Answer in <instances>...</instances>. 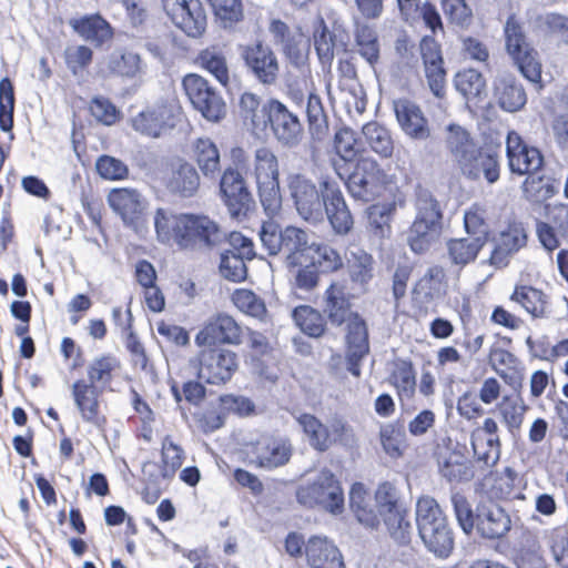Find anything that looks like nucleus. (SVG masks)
<instances>
[{
  "label": "nucleus",
  "mask_w": 568,
  "mask_h": 568,
  "mask_svg": "<svg viewBox=\"0 0 568 568\" xmlns=\"http://www.w3.org/2000/svg\"><path fill=\"white\" fill-rule=\"evenodd\" d=\"M154 225L162 243L173 240L183 250H212L226 236L214 220L200 214H170L159 209L154 216Z\"/></svg>",
  "instance_id": "1"
},
{
  "label": "nucleus",
  "mask_w": 568,
  "mask_h": 568,
  "mask_svg": "<svg viewBox=\"0 0 568 568\" xmlns=\"http://www.w3.org/2000/svg\"><path fill=\"white\" fill-rule=\"evenodd\" d=\"M445 145L452 161L466 179L485 180L488 184H494L499 180L498 154L478 145L463 126L449 124L446 128Z\"/></svg>",
  "instance_id": "2"
},
{
  "label": "nucleus",
  "mask_w": 568,
  "mask_h": 568,
  "mask_svg": "<svg viewBox=\"0 0 568 568\" xmlns=\"http://www.w3.org/2000/svg\"><path fill=\"white\" fill-rule=\"evenodd\" d=\"M416 525L425 547L439 558L454 549V532L435 498L422 496L416 503Z\"/></svg>",
  "instance_id": "3"
},
{
  "label": "nucleus",
  "mask_w": 568,
  "mask_h": 568,
  "mask_svg": "<svg viewBox=\"0 0 568 568\" xmlns=\"http://www.w3.org/2000/svg\"><path fill=\"white\" fill-rule=\"evenodd\" d=\"M415 217L407 232V244L414 253L426 252L442 230L443 211L434 194L418 185L415 190Z\"/></svg>",
  "instance_id": "4"
},
{
  "label": "nucleus",
  "mask_w": 568,
  "mask_h": 568,
  "mask_svg": "<svg viewBox=\"0 0 568 568\" xmlns=\"http://www.w3.org/2000/svg\"><path fill=\"white\" fill-rule=\"evenodd\" d=\"M296 500L306 508L318 506L332 515L344 510V491L341 481L327 468L322 469L316 477L296 489Z\"/></svg>",
  "instance_id": "5"
},
{
  "label": "nucleus",
  "mask_w": 568,
  "mask_h": 568,
  "mask_svg": "<svg viewBox=\"0 0 568 568\" xmlns=\"http://www.w3.org/2000/svg\"><path fill=\"white\" fill-rule=\"evenodd\" d=\"M505 49L520 73L532 83L541 81V63L538 52L529 43L523 23L510 14L504 26Z\"/></svg>",
  "instance_id": "6"
},
{
  "label": "nucleus",
  "mask_w": 568,
  "mask_h": 568,
  "mask_svg": "<svg viewBox=\"0 0 568 568\" xmlns=\"http://www.w3.org/2000/svg\"><path fill=\"white\" fill-rule=\"evenodd\" d=\"M375 505L392 539L399 545L410 541L412 525L408 509L399 500L397 488L389 481L378 485L375 491Z\"/></svg>",
  "instance_id": "7"
},
{
  "label": "nucleus",
  "mask_w": 568,
  "mask_h": 568,
  "mask_svg": "<svg viewBox=\"0 0 568 568\" xmlns=\"http://www.w3.org/2000/svg\"><path fill=\"white\" fill-rule=\"evenodd\" d=\"M237 368L236 354L230 349L211 347L201 352L196 382H186L182 390H206L205 384L222 385Z\"/></svg>",
  "instance_id": "8"
},
{
  "label": "nucleus",
  "mask_w": 568,
  "mask_h": 568,
  "mask_svg": "<svg viewBox=\"0 0 568 568\" xmlns=\"http://www.w3.org/2000/svg\"><path fill=\"white\" fill-rule=\"evenodd\" d=\"M323 193V219L326 216L336 234L345 235L353 229V215L346 204L339 182L328 175L320 179Z\"/></svg>",
  "instance_id": "9"
},
{
  "label": "nucleus",
  "mask_w": 568,
  "mask_h": 568,
  "mask_svg": "<svg viewBox=\"0 0 568 568\" xmlns=\"http://www.w3.org/2000/svg\"><path fill=\"white\" fill-rule=\"evenodd\" d=\"M290 195L298 215L311 223L323 221V193L321 186L303 174H291L287 178Z\"/></svg>",
  "instance_id": "10"
},
{
  "label": "nucleus",
  "mask_w": 568,
  "mask_h": 568,
  "mask_svg": "<svg viewBox=\"0 0 568 568\" xmlns=\"http://www.w3.org/2000/svg\"><path fill=\"white\" fill-rule=\"evenodd\" d=\"M183 88L194 109L207 121L216 122L224 116L225 103L207 80L197 74H187L183 79Z\"/></svg>",
  "instance_id": "11"
},
{
  "label": "nucleus",
  "mask_w": 568,
  "mask_h": 568,
  "mask_svg": "<svg viewBox=\"0 0 568 568\" xmlns=\"http://www.w3.org/2000/svg\"><path fill=\"white\" fill-rule=\"evenodd\" d=\"M384 172L372 158L359 159L345 182L349 194L364 202L375 199L381 190Z\"/></svg>",
  "instance_id": "12"
},
{
  "label": "nucleus",
  "mask_w": 568,
  "mask_h": 568,
  "mask_svg": "<svg viewBox=\"0 0 568 568\" xmlns=\"http://www.w3.org/2000/svg\"><path fill=\"white\" fill-rule=\"evenodd\" d=\"M220 191L232 217L240 220L247 215L254 201L237 169L227 166L223 171L220 179Z\"/></svg>",
  "instance_id": "13"
},
{
  "label": "nucleus",
  "mask_w": 568,
  "mask_h": 568,
  "mask_svg": "<svg viewBox=\"0 0 568 568\" xmlns=\"http://www.w3.org/2000/svg\"><path fill=\"white\" fill-rule=\"evenodd\" d=\"M506 158L510 172L517 175H532L544 165L540 150L526 143L516 131H509L507 134Z\"/></svg>",
  "instance_id": "14"
},
{
  "label": "nucleus",
  "mask_w": 568,
  "mask_h": 568,
  "mask_svg": "<svg viewBox=\"0 0 568 568\" xmlns=\"http://www.w3.org/2000/svg\"><path fill=\"white\" fill-rule=\"evenodd\" d=\"M545 212L548 221H536V235L541 246L552 252L561 242L568 244V204H547Z\"/></svg>",
  "instance_id": "15"
},
{
  "label": "nucleus",
  "mask_w": 568,
  "mask_h": 568,
  "mask_svg": "<svg viewBox=\"0 0 568 568\" xmlns=\"http://www.w3.org/2000/svg\"><path fill=\"white\" fill-rule=\"evenodd\" d=\"M178 115L174 104L161 102L139 112L131 119V124L138 133L155 139L175 126Z\"/></svg>",
  "instance_id": "16"
},
{
  "label": "nucleus",
  "mask_w": 568,
  "mask_h": 568,
  "mask_svg": "<svg viewBox=\"0 0 568 568\" xmlns=\"http://www.w3.org/2000/svg\"><path fill=\"white\" fill-rule=\"evenodd\" d=\"M476 518L475 531L483 539H500L511 529L510 515L493 500H481L477 504Z\"/></svg>",
  "instance_id": "17"
},
{
  "label": "nucleus",
  "mask_w": 568,
  "mask_h": 568,
  "mask_svg": "<svg viewBox=\"0 0 568 568\" xmlns=\"http://www.w3.org/2000/svg\"><path fill=\"white\" fill-rule=\"evenodd\" d=\"M270 32L273 36L275 45H278L282 53L294 67H301L305 63L308 51L310 41L298 30H291L282 20H272Z\"/></svg>",
  "instance_id": "18"
},
{
  "label": "nucleus",
  "mask_w": 568,
  "mask_h": 568,
  "mask_svg": "<svg viewBox=\"0 0 568 568\" xmlns=\"http://www.w3.org/2000/svg\"><path fill=\"white\" fill-rule=\"evenodd\" d=\"M271 122L268 130L283 146L292 148L300 143L303 126L298 116L277 99H272Z\"/></svg>",
  "instance_id": "19"
},
{
  "label": "nucleus",
  "mask_w": 568,
  "mask_h": 568,
  "mask_svg": "<svg viewBox=\"0 0 568 568\" xmlns=\"http://www.w3.org/2000/svg\"><path fill=\"white\" fill-rule=\"evenodd\" d=\"M246 67L255 79L264 84L272 85L278 77V61L273 50L261 41L247 45L243 51Z\"/></svg>",
  "instance_id": "20"
},
{
  "label": "nucleus",
  "mask_w": 568,
  "mask_h": 568,
  "mask_svg": "<svg viewBox=\"0 0 568 568\" xmlns=\"http://www.w3.org/2000/svg\"><path fill=\"white\" fill-rule=\"evenodd\" d=\"M437 462L439 474L449 483H468L478 476L476 466L466 456V447L458 443L440 452Z\"/></svg>",
  "instance_id": "21"
},
{
  "label": "nucleus",
  "mask_w": 568,
  "mask_h": 568,
  "mask_svg": "<svg viewBox=\"0 0 568 568\" xmlns=\"http://www.w3.org/2000/svg\"><path fill=\"white\" fill-rule=\"evenodd\" d=\"M241 326L227 315L220 314L212 318L195 336L199 346H212L215 344H240Z\"/></svg>",
  "instance_id": "22"
},
{
  "label": "nucleus",
  "mask_w": 568,
  "mask_h": 568,
  "mask_svg": "<svg viewBox=\"0 0 568 568\" xmlns=\"http://www.w3.org/2000/svg\"><path fill=\"white\" fill-rule=\"evenodd\" d=\"M345 323H347V369L349 373L357 377L361 374V362L369 351L367 326L365 321L359 315L353 316Z\"/></svg>",
  "instance_id": "23"
},
{
  "label": "nucleus",
  "mask_w": 568,
  "mask_h": 568,
  "mask_svg": "<svg viewBox=\"0 0 568 568\" xmlns=\"http://www.w3.org/2000/svg\"><path fill=\"white\" fill-rule=\"evenodd\" d=\"M240 115L245 126L256 136L265 134L271 122L272 99L264 102L251 92H245L240 98Z\"/></svg>",
  "instance_id": "24"
},
{
  "label": "nucleus",
  "mask_w": 568,
  "mask_h": 568,
  "mask_svg": "<svg viewBox=\"0 0 568 568\" xmlns=\"http://www.w3.org/2000/svg\"><path fill=\"white\" fill-rule=\"evenodd\" d=\"M394 112L400 129L414 140H426L430 135L428 121L422 109L413 101L399 99L394 101Z\"/></svg>",
  "instance_id": "25"
},
{
  "label": "nucleus",
  "mask_w": 568,
  "mask_h": 568,
  "mask_svg": "<svg viewBox=\"0 0 568 568\" xmlns=\"http://www.w3.org/2000/svg\"><path fill=\"white\" fill-rule=\"evenodd\" d=\"M527 244V232L520 222L509 223L495 239V246L490 254V264L505 266L509 256L517 253Z\"/></svg>",
  "instance_id": "26"
},
{
  "label": "nucleus",
  "mask_w": 568,
  "mask_h": 568,
  "mask_svg": "<svg viewBox=\"0 0 568 568\" xmlns=\"http://www.w3.org/2000/svg\"><path fill=\"white\" fill-rule=\"evenodd\" d=\"M494 93L498 105L507 112L521 110L527 102V94L518 79L508 72L499 73L494 81Z\"/></svg>",
  "instance_id": "27"
},
{
  "label": "nucleus",
  "mask_w": 568,
  "mask_h": 568,
  "mask_svg": "<svg viewBox=\"0 0 568 568\" xmlns=\"http://www.w3.org/2000/svg\"><path fill=\"white\" fill-rule=\"evenodd\" d=\"M324 314L332 325L341 326L357 313L352 311L351 295L344 284L332 283L324 295Z\"/></svg>",
  "instance_id": "28"
},
{
  "label": "nucleus",
  "mask_w": 568,
  "mask_h": 568,
  "mask_svg": "<svg viewBox=\"0 0 568 568\" xmlns=\"http://www.w3.org/2000/svg\"><path fill=\"white\" fill-rule=\"evenodd\" d=\"M108 203L128 225H135L144 210L141 195L132 189L112 190L108 195Z\"/></svg>",
  "instance_id": "29"
},
{
  "label": "nucleus",
  "mask_w": 568,
  "mask_h": 568,
  "mask_svg": "<svg viewBox=\"0 0 568 568\" xmlns=\"http://www.w3.org/2000/svg\"><path fill=\"white\" fill-rule=\"evenodd\" d=\"M305 551L311 568H345L339 549L326 538L311 537Z\"/></svg>",
  "instance_id": "30"
},
{
  "label": "nucleus",
  "mask_w": 568,
  "mask_h": 568,
  "mask_svg": "<svg viewBox=\"0 0 568 568\" xmlns=\"http://www.w3.org/2000/svg\"><path fill=\"white\" fill-rule=\"evenodd\" d=\"M312 243L308 234L298 227L286 226L283 229L281 253L285 255L288 266H297L308 261Z\"/></svg>",
  "instance_id": "31"
},
{
  "label": "nucleus",
  "mask_w": 568,
  "mask_h": 568,
  "mask_svg": "<svg viewBox=\"0 0 568 568\" xmlns=\"http://www.w3.org/2000/svg\"><path fill=\"white\" fill-rule=\"evenodd\" d=\"M292 456V445L285 438H271L258 445L255 453V464L265 470L286 465Z\"/></svg>",
  "instance_id": "32"
},
{
  "label": "nucleus",
  "mask_w": 568,
  "mask_h": 568,
  "mask_svg": "<svg viewBox=\"0 0 568 568\" xmlns=\"http://www.w3.org/2000/svg\"><path fill=\"white\" fill-rule=\"evenodd\" d=\"M349 507L357 521L366 528L376 529L381 524V515L369 494L362 483H354L349 490Z\"/></svg>",
  "instance_id": "33"
},
{
  "label": "nucleus",
  "mask_w": 568,
  "mask_h": 568,
  "mask_svg": "<svg viewBox=\"0 0 568 568\" xmlns=\"http://www.w3.org/2000/svg\"><path fill=\"white\" fill-rule=\"evenodd\" d=\"M69 24L81 38L97 47H100L113 36L110 23L100 14L71 19Z\"/></svg>",
  "instance_id": "34"
},
{
  "label": "nucleus",
  "mask_w": 568,
  "mask_h": 568,
  "mask_svg": "<svg viewBox=\"0 0 568 568\" xmlns=\"http://www.w3.org/2000/svg\"><path fill=\"white\" fill-rule=\"evenodd\" d=\"M354 41L358 54L374 67L379 61V40L374 26L358 19L354 22Z\"/></svg>",
  "instance_id": "35"
},
{
  "label": "nucleus",
  "mask_w": 568,
  "mask_h": 568,
  "mask_svg": "<svg viewBox=\"0 0 568 568\" xmlns=\"http://www.w3.org/2000/svg\"><path fill=\"white\" fill-rule=\"evenodd\" d=\"M192 156L202 174L215 179L221 170V156L216 144L209 138H199L194 141Z\"/></svg>",
  "instance_id": "36"
},
{
  "label": "nucleus",
  "mask_w": 568,
  "mask_h": 568,
  "mask_svg": "<svg viewBox=\"0 0 568 568\" xmlns=\"http://www.w3.org/2000/svg\"><path fill=\"white\" fill-rule=\"evenodd\" d=\"M346 258L351 281L365 291L374 276L372 255L358 246H353L348 250Z\"/></svg>",
  "instance_id": "37"
},
{
  "label": "nucleus",
  "mask_w": 568,
  "mask_h": 568,
  "mask_svg": "<svg viewBox=\"0 0 568 568\" xmlns=\"http://www.w3.org/2000/svg\"><path fill=\"white\" fill-rule=\"evenodd\" d=\"M296 422L307 438L310 446L324 453L332 446V438L327 426L315 415L303 413L296 416Z\"/></svg>",
  "instance_id": "38"
},
{
  "label": "nucleus",
  "mask_w": 568,
  "mask_h": 568,
  "mask_svg": "<svg viewBox=\"0 0 568 568\" xmlns=\"http://www.w3.org/2000/svg\"><path fill=\"white\" fill-rule=\"evenodd\" d=\"M362 133L369 150L382 159H389L394 152V140L390 131L383 124L372 121L366 123Z\"/></svg>",
  "instance_id": "39"
},
{
  "label": "nucleus",
  "mask_w": 568,
  "mask_h": 568,
  "mask_svg": "<svg viewBox=\"0 0 568 568\" xmlns=\"http://www.w3.org/2000/svg\"><path fill=\"white\" fill-rule=\"evenodd\" d=\"M200 187V175L196 169L187 163H181L172 171L168 189L182 197L193 196Z\"/></svg>",
  "instance_id": "40"
},
{
  "label": "nucleus",
  "mask_w": 568,
  "mask_h": 568,
  "mask_svg": "<svg viewBox=\"0 0 568 568\" xmlns=\"http://www.w3.org/2000/svg\"><path fill=\"white\" fill-rule=\"evenodd\" d=\"M185 34L200 37L206 28V14L200 0H191L189 7L172 21Z\"/></svg>",
  "instance_id": "41"
},
{
  "label": "nucleus",
  "mask_w": 568,
  "mask_h": 568,
  "mask_svg": "<svg viewBox=\"0 0 568 568\" xmlns=\"http://www.w3.org/2000/svg\"><path fill=\"white\" fill-rule=\"evenodd\" d=\"M108 67L111 73L126 79H140L145 72L141 57L132 51L113 53Z\"/></svg>",
  "instance_id": "42"
},
{
  "label": "nucleus",
  "mask_w": 568,
  "mask_h": 568,
  "mask_svg": "<svg viewBox=\"0 0 568 568\" xmlns=\"http://www.w3.org/2000/svg\"><path fill=\"white\" fill-rule=\"evenodd\" d=\"M454 85L467 101H479L486 92V80L475 69H465L457 72L454 78Z\"/></svg>",
  "instance_id": "43"
},
{
  "label": "nucleus",
  "mask_w": 568,
  "mask_h": 568,
  "mask_svg": "<svg viewBox=\"0 0 568 568\" xmlns=\"http://www.w3.org/2000/svg\"><path fill=\"white\" fill-rule=\"evenodd\" d=\"M119 368L120 363L113 355H102L94 358L88 366L90 386L93 388L108 386Z\"/></svg>",
  "instance_id": "44"
},
{
  "label": "nucleus",
  "mask_w": 568,
  "mask_h": 568,
  "mask_svg": "<svg viewBox=\"0 0 568 568\" xmlns=\"http://www.w3.org/2000/svg\"><path fill=\"white\" fill-rule=\"evenodd\" d=\"M449 500L459 528L465 535H471L477 523V507L474 509L470 500L460 491H452Z\"/></svg>",
  "instance_id": "45"
},
{
  "label": "nucleus",
  "mask_w": 568,
  "mask_h": 568,
  "mask_svg": "<svg viewBox=\"0 0 568 568\" xmlns=\"http://www.w3.org/2000/svg\"><path fill=\"white\" fill-rule=\"evenodd\" d=\"M253 174L256 182L278 180V160L267 146H258L253 155Z\"/></svg>",
  "instance_id": "46"
},
{
  "label": "nucleus",
  "mask_w": 568,
  "mask_h": 568,
  "mask_svg": "<svg viewBox=\"0 0 568 568\" xmlns=\"http://www.w3.org/2000/svg\"><path fill=\"white\" fill-rule=\"evenodd\" d=\"M396 210L395 203H377L367 209L368 225L375 236L386 237L390 234V222Z\"/></svg>",
  "instance_id": "47"
},
{
  "label": "nucleus",
  "mask_w": 568,
  "mask_h": 568,
  "mask_svg": "<svg viewBox=\"0 0 568 568\" xmlns=\"http://www.w3.org/2000/svg\"><path fill=\"white\" fill-rule=\"evenodd\" d=\"M485 244L470 237L453 239L447 243L450 261L456 265H467L475 261Z\"/></svg>",
  "instance_id": "48"
},
{
  "label": "nucleus",
  "mask_w": 568,
  "mask_h": 568,
  "mask_svg": "<svg viewBox=\"0 0 568 568\" xmlns=\"http://www.w3.org/2000/svg\"><path fill=\"white\" fill-rule=\"evenodd\" d=\"M474 457L476 463L481 464L476 467L478 476H485L491 467H494L500 458V443H496V439L488 438L484 443L470 439Z\"/></svg>",
  "instance_id": "49"
},
{
  "label": "nucleus",
  "mask_w": 568,
  "mask_h": 568,
  "mask_svg": "<svg viewBox=\"0 0 568 568\" xmlns=\"http://www.w3.org/2000/svg\"><path fill=\"white\" fill-rule=\"evenodd\" d=\"M200 65L211 73L222 85L229 83V68L223 52L213 47L207 48L199 54Z\"/></svg>",
  "instance_id": "50"
},
{
  "label": "nucleus",
  "mask_w": 568,
  "mask_h": 568,
  "mask_svg": "<svg viewBox=\"0 0 568 568\" xmlns=\"http://www.w3.org/2000/svg\"><path fill=\"white\" fill-rule=\"evenodd\" d=\"M381 444L384 452L392 458L403 455L406 433L403 424L392 423L383 426L379 432Z\"/></svg>",
  "instance_id": "51"
},
{
  "label": "nucleus",
  "mask_w": 568,
  "mask_h": 568,
  "mask_svg": "<svg viewBox=\"0 0 568 568\" xmlns=\"http://www.w3.org/2000/svg\"><path fill=\"white\" fill-rule=\"evenodd\" d=\"M74 403L84 422L102 427L106 419L100 413V393H72Z\"/></svg>",
  "instance_id": "52"
},
{
  "label": "nucleus",
  "mask_w": 568,
  "mask_h": 568,
  "mask_svg": "<svg viewBox=\"0 0 568 568\" xmlns=\"http://www.w3.org/2000/svg\"><path fill=\"white\" fill-rule=\"evenodd\" d=\"M511 301L520 304L525 311L534 317H541L545 315L546 301L541 291L531 286L516 287L511 295Z\"/></svg>",
  "instance_id": "53"
},
{
  "label": "nucleus",
  "mask_w": 568,
  "mask_h": 568,
  "mask_svg": "<svg viewBox=\"0 0 568 568\" xmlns=\"http://www.w3.org/2000/svg\"><path fill=\"white\" fill-rule=\"evenodd\" d=\"M292 317L302 332L312 337H320L324 333V322L320 312L308 305H301L293 310Z\"/></svg>",
  "instance_id": "54"
},
{
  "label": "nucleus",
  "mask_w": 568,
  "mask_h": 568,
  "mask_svg": "<svg viewBox=\"0 0 568 568\" xmlns=\"http://www.w3.org/2000/svg\"><path fill=\"white\" fill-rule=\"evenodd\" d=\"M306 115L312 136L321 140L328 130V123L322 100L317 94L310 93L306 104Z\"/></svg>",
  "instance_id": "55"
},
{
  "label": "nucleus",
  "mask_w": 568,
  "mask_h": 568,
  "mask_svg": "<svg viewBox=\"0 0 568 568\" xmlns=\"http://www.w3.org/2000/svg\"><path fill=\"white\" fill-rule=\"evenodd\" d=\"M308 260L322 272H334L342 267V257L336 250L327 244L312 243Z\"/></svg>",
  "instance_id": "56"
},
{
  "label": "nucleus",
  "mask_w": 568,
  "mask_h": 568,
  "mask_svg": "<svg viewBox=\"0 0 568 568\" xmlns=\"http://www.w3.org/2000/svg\"><path fill=\"white\" fill-rule=\"evenodd\" d=\"M314 47L322 63H331L334 58V49L337 45L336 34L331 32L323 19L314 31Z\"/></svg>",
  "instance_id": "57"
},
{
  "label": "nucleus",
  "mask_w": 568,
  "mask_h": 568,
  "mask_svg": "<svg viewBox=\"0 0 568 568\" xmlns=\"http://www.w3.org/2000/svg\"><path fill=\"white\" fill-rule=\"evenodd\" d=\"M246 261L243 255L233 253H222L220 261V273L221 275L234 283H240L247 277Z\"/></svg>",
  "instance_id": "58"
},
{
  "label": "nucleus",
  "mask_w": 568,
  "mask_h": 568,
  "mask_svg": "<svg viewBox=\"0 0 568 568\" xmlns=\"http://www.w3.org/2000/svg\"><path fill=\"white\" fill-rule=\"evenodd\" d=\"M233 302L240 311L250 316L261 318L266 313L264 302L252 291L236 290L233 294Z\"/></svg>",
  "instance_id": "59"
},
{
  "label": "nucleus",
  "mask_w": 568,
  "mask_h": 568,
  "mask_svg": "<svg viewBox=\"0 0 568 568\" xmlns=\"http://www.w3.org/2000/svg\"><path fill=\"white\" fill-rule=\"evenodd\" d=\"M464 225L467 237L486 244L489 234V226L485 221L483 212L478 207H473L464 215Z\"/></svg>",
  "instance_id": "60"
},
{
  "label": "nucleus",
  "mask_w": 568,
  "mask_h": 568,
  "mask_svg": "<svg viewBox=\"0 0 568 568\" xmlns=\"http://www.w3.org/2000/svg\"><path fill=\"white\" fill-rule=\"evenodd\" d=\"M162 466L163 479L171 478L181 467L183 462V449L166 436L162 443Z\"/></svg>",
  "instance_id": "61"
},
{
  "label": "nucleus",
  "mask_w": 568,
  "mask_h": 568,
  "mask_svg": "<svg viewBox=\"0 0 568 568\" xmlns=\"http://www.w3.org/2000/svg\"><path fill=\"white\" fill-rule=\"evenodd\" d=\"M261 204L267 215H274L281 207L280 181L256 182Z\"/></svg>",
  "instance_id": "62"
},
{
  "label": "nucleus",
  "mask_w": 568,
  "mask_h": 568,
  "mask_svg": "<svg viewBox=\"0 0 568 568\" xmlns=\"http://www.w3.org/2000/svg\"><path fill=\"white\" fill-rule=\"evenodd\" d=\"M334 149L341 161L353 162L357 155L354 131L348 128L338 130L334 136Z\"/></svg>",
  "instance_id": "63"
},
{
  "label": "nucleus",
  "mask_w": 568,
  "mask_h": 568,
  "mask_svg": "<svg viewBox=\"0 0 568 568\" xmlns=\"http://www.w3.org/2000/svg\"><path fill=\"white\" fill-rule=\"evenodd\" d=\"M214 14L224 27L240 21L243 18V6L241 0H207Z\"/></svg>",
  "instance_id": "64"
}]
</instances>
